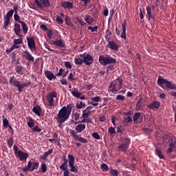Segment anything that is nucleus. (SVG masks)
I'll use <instances>...</instances> for the list:
<instances>
[{"label": "nucleus", "mask_w": 176, "mask_h": 176, "mask_svg": "<svg viewBox=\"0 0 176 176\" xmlns=\"http://www.w3.org/2000/svg\"><path fill=\"white\" fill-rule=\"evenodd\" d=\"M131 118L134 120V124H141L142 123V113H134V116L131 117Z\"/></svg>", "instance_id": "obj_17"}, {"label": "nucleus", "mask_w": 176, "mask_h": 176, "mask_svg": "<svg viewBox=\"0 0 176 176\" xmlns=\"http://www.w3.org/2000/svg\"><path fill=\"white\" fill-rule=\"evenodd\" d=\"M78 56H80L78 58H81L82 61L94 63V57L89 54H80Z\"/></svg>", "instance_id": "obj_18"}, {"label": "nucleus", "mask_w": 176, "mask_h": 176, "mask_svg": "<svg viewBox=\"0 0 176 176\" xmlns=\"http://www.w3.org/2000/svg\"><path fill=\"white\" fill-rule=\"evenodd\" d=\"M160 102H158L157 100H155V101H153L151 103H150L149 104H148V109H160Z\"/></svg>", "instance_id": "obj_26"}, {"label": "nucleus", "mask_w": 176, "mask_h": 176, "mask_svg": "<svg viewBox=\"0 0 176 176\" xmlns=\"http://www.w3.org/2000/svg\"><path fill=\"white\" fill-rule=\"evenodd\" d=\"M46 173V164H41V173Z\"/></svg>", "instance_id": "obj_58"}, {"label": "nucleus", "mask_w": 176, "mask_h": 176, "mask_svg": "<svg viewBox=\"0 0 176 176\" xmlns=\"http://www.w3.org/2000/svg\"><path fill=\"white\" fill-rule=\"evenodd\" d=\"M170 143H169V148H168V150H166V154H170L171 153H173V148H176V140L175 141H171L169 142Z\"/></svg>", "instance_id": "obj_27"}, {"label": "nucleus", "mask_w": 176, "mask_h": 176, "mask_svg": "<svg viewBox=\"0 0 176 176\" xmlns=\"http://www.w3.org/2000/svg\"><path fill=\"white\" fill-rule=\"evenodd\" d=\"M142 104V100L139 99L136 103V111L141 110V105Z\"/></svg>", "instance_id": "obj_41"}, {"label": "nucleus", "mask_w": 176, "mask_h": 176, "mask_svg": "<svg viewBox=\"0 0 176 176\" xmlns=\"http://www.w3.org/2000/svg\"><path fill=\"white\" fill-rule=\"evenodd\" d=\"M100 102V97L95 96L94 98H90V102Z\"/></svg>", "instance_id": "obj_44"}, {"label": "nucleus", "mask_w": 176, "mask_h": 176, "mask_svg": "<svg viewBox=\"0 0 176 176\" xmlns=\"http://www.w3.org/2000/svg\"><path fill=\"white\" fill-rule=\"evenodd\" d=\"M35 4H36V6H38L40 9L50 8L49 0H35Z\"/></svg>", "instance_id": "obj_14"}, {"label": "nucleus", "mask_w": 176, "mask_h": 176, "mask_svg": "<svg viewBox=\"0 0 176 176\" xmlns=\"http://www.w3.org/2000/svg\"><path fill=\"white\" fill-rule=\"evenodd\" d=\"M43 74H45V77L48 79V80H56V74H54L53 72L49 71V70H45Z\"/></svg>", "instance_id": "obj_22"}, {"label": "nucleus", "mask_w": 176, "mask_h": 176, "mask_svg": "<svg viewBox=\"0 0 176 176\" xmlns=\"http://www.w3.org/2000/svg\"><path fill=\"white\" fill-rule=\"evenodd\" d=\"M53 153V149H49L47 152H45L43 153V155H41L40 157V160H46V157H48L50 155H51Z\"/></svg>", "instance_id": "obj_31"}, {"label": "nucleus", "mask_w": 176, "mask_h": 176, "mask_svg": "<svg viewBox=\"0 0 176 176\" xmlns=\"http://www.w3.org/2000/svg\"><path fill=\"white\" fill-rule=\"evenodd\" d=\"M107 47H109V49H110L111 50H113L114 52H117L119 50V46L117 45L116 42L109 41V40H107Z\"/></svg>", "instance_id": "obj_23"}, {"label": "nucleus", "mask_w": 176, "mask_h": 176, "mask_svg": "<svg viewBox=\"0 0 176 176\" xmlns=\"http://www.w3.org/2000/svg\"><path fill=\"white\" fill-rule=\"evenodd\" d=\"M32 111L33 113H35L36 116L40 117L41 116V108L40 106L36 105V107H33V109H32Z\"/></svg>", "instance_id": "obj_29"}, {"label": "nucleus", "mask_w": 176, "mask_h": 176, "mask_svg": "<svg viewBox=\"0 0 176 176\" xmlns=\"http://www.w3.org/2000/svg\"><path fill=\"white\" fill-rule=\"evenodd\" d=\"M6 142L8 144V147L11 148V146H16V145L13 146V137H10V138H8L6 140Z\"/></svg>", "instance_id": "obj_36"}, {"label": "nucleus", "mask_w": 176, "mask_h": 176, "mask_svg": "<svg viewBox=\"0 0 176 176\" xmlns=\"http://www.w3.org/2000/svg\"><path fill=\"white\" fill-rule=\"evenodd\" d=\"M10 85H20V86H27V87H29L30 85H31V82H26V83H21V82H19V83H11Z\"/></svg>", "instance_id": "obj_50"}, {"label": "nucleus", "mask_w": 176, "mask_h": 176, "mask_svg": "<svg viewBox=\"0 0 176 176\" xmlns=\"http://www.w3.org/2000/svg\"><path fill=\"white\" fill-rule=\"evenodd\" d=\"M23 30V25H21V27L19 26V23H14V27L13 28V31L14 32V35H16L18 38H22V35L19 34V32Z\"/></svg>", "instance_id": "obj_21"}, {"label": "nucleus", "mask_w": 176, "mask_h": 176, "mask_svg": "<svg viewBox=\"0 0 176 176\" xmlns=\"http://www.w3.org/2000/svg\"><path fill=\"white\" fill-rule=\"evenodd\" d=\"M112 69H113V65H109L106 67V73H107V74H109V72L112 71Z\"/></svg>", "instance_id": "obj_61"}, {"label": "nucleus", "mask_w": 176, "mask_h": 176, "mask_svg": "<svg viewBox=\"0 0 176 176\" xmlns=\"http://www.w3.org/2000/svg\"><path fill=\"white\" fill-rule=\"evenodd\" d=\"M72 96H74V97L75 98H79L82 96V93L78 92L77 91H72Z\"/></svg>", "instance_id": "obj_42"}, {"label": "nucleus", "mask_w": 176, "mask_h": 176, "mask_svg": "<svg viewBox=\"0 0 176 176\" xmlns=\"http://www.w3.org/2000/svg\"><path fill=\"white\" fill-rule=\"evenodd\" d=\"M10 126L8 124V119L6 118H3V127L6 128V126Z\"/></svg>", "instance_id": "obj_54"}, {"label": "nucleus", "mask_w": 176, "mask_h": 176, "mask_svg": "<svg viewBox=\"0 0 176 176\" xmlns=\"http://www.w3.org/2000/svg\"><path fill=\"white\" fill-rule=\"evenodd\" d=\"M107 132L109 133V134L114 135L116 134V129H113V127L111 126V127H109Z\"/></svg>", "instance_id": "obj_51"}, {"label": "nucleus", "mask_w": 176, "mask_h": 176, "mask_svg": "<svg viewBox=\"0 0 176 176\" xmlns=\"http://www.w3.org/2000/svg\"><path fill=\"white\" fill-rule=\"evenodd\" d=\"M122 27V31H120L119 29L116 28V35H118L120 38H122L124 41H126L127 36L126 35V27L127 26V22L126 19L122 21V23L121 24Z\"/></svg>", "instance_id": "obj_7"}, {"label": "nucleus", "mask_w": 176, "mask_h": 176, "mask_svg": "<svg viewBox=\"0 0 176 176\" xmlns=\"http://www.w3.org/2000/svg\"><path fill=\"white\" fill-rule=\"evenodd\" d=\"M65 68H67V69H72V64L70 63V62L65 61Z\"/></svg>", "instance_id": "obj_59"}, {"label": "nucleus", "mask_w": 176, "mask_h": 176, "mask_svg": "<svg viewBox=\"0 0 176 176\" xmlns=\"http://www.w3.org/2000/svg\"><path fill=\"white\" fill-rule=\"evenodd\" d=\"M56 98V91H53L50 93H48L47 95V102H48V107H52L53 106V99Z\"/></svg>", "instance_id": "obj_15"}, {"label": "nucleus", "mask_w": 176, "mask_h": 176, "mask_svg": "<svg viewBox=\"0 0 176 176\" xmlns=\"http://www.w3.org/2000/svg\"><path fill=\"white\" fill-rule=\"evenodd\" d=\"M13 17L14 19V21H16L21 24V25H23V34H26V33H28V25H26V23H25V21L19 20V15L14 13V16Z\"/></svg>", "instance_id": "obj_16"}, {"label": "nucleus", "mask_w": 176, "mask_h": 176, "mask_svg": "<svg viewBox=\"0 0 176 176\" xmlns=\"http://www.w3.org/2000/svg\"><path fill=\"white\" fill-rule=\"evenodd\" d=\"M109 174H111V176H119V171L111 168V170H109Z\"/></svg>", "instance_id": "obj_37"}, {"label": "nucleus", "mask_w": 176, "mask_h": 176, "mask_svg": "<svg viewBox=\"0 0 176 176\" xmlns=\"http://www.w3.org/2000/svg\"><path fill=\"white\" fill-rule=\"evenodd\" d=\"M157 2H160V1L156 0V4L146 7V13L148 14V15H146L148 16V21L154 19V16L152 14V11L154 10L156 7H157Z\"/></svg>", "instance_id": "obj_13"}, {"label": "nucleus", "mask_w": 176, "mask_h": 176, "mask_svg": "<svg viewBox=\"0 0 176 176\" xmlns=\"http://www.w3.org/2000/svg\"><path fill=\"white\" fill-rule=\"evenodd\" d=\"M67 158H69V167L70 170H69V175L70 173H78V167L75 166V157L72 154H69L67 155Z\"/></svg>", "instance_id": "obj_9"}, {"label": "nucleus", "mask_w": 176, "mask_h": 176, "mask_svg": "<svg viewBox=\"0 0 176 176\" xmlns=\"http://www.w3.org/2000/svg\"><path fill=\"white\" fill-rule=\"evenodd\" d=\"M67 168H69V166H68V160L65 158V156H63V163L59 166L60 170L63 171V176H69L68 175V169H67Z\"/></svg>", "instance_id": "obj_12"}, {"label": "nucleus", "mask_w": 176, "mask_h": 176, "mask_svg": "<svg viewBox=\"0 0 176 176\" xmlns=\"http://www.w3.org/2000/svg\"><path fill=\"white\" fill-rule=\"evenodd\" d=\"M26 42H28L30 50L33 51L36 50V46L34 45V38L33 37L26 38Z\"/></svg>", "instance_id": "obj_20"}, {"label": "nucleus", "mask_w": 176, "mask_h": 176, "mask_svg": "<svg viewBox=\"0 0 176 176\" xmlns=\"http://www.w3.org/2000/svg\"><path fill=\"white\" fill-rule=\"evenodd\" d=\"M52 45L60 48H65V41H63L62 39L55 40V41L52 43Z\"/></svg>", "instance_id": "obj_25"}, {"label": "nucleus", "mask_w": 176, "mask_h": 176, "mask_svg": "<svg viewBox=\"0 0 176 176\" xmlns=\"http://www.w3.org/2000/svg\"><path fill=\"white\" fill-rule=\"evenodd\" d=\"M93 107H87L85 110L82 111V114H90L92 113V111H90V110H92Z\"/></svg>", "instance_id": "obj_40"}, {"label": "nucleus", "mask_w": 176, "mask_h": 176, "mask_svg": "<svg viewBox=\"0 0 176 176\" xmlns=\"http://www.w3.org/2000/svg\"><path fill=\"white\" fill-rule=\"evenodd\" d=\"M92 137L97 140H100V135L96 132L92 133Z\"/></svg>", "instance_id": "obj_53"}, {"label": "nucleus", "mask_w": 176, "mask_h": 176, "mask_svg": "<svg viewBox=\"0 0 176 176\" xmlns=\"http://www.w3.org/2000/svg\"><path fill=\"white\" fill-rule=\"evenodd\" d=\"M72 109H74V104H69L60 109L58 114H56V117H55L56 123H58V128L62 129V124L68 120Z\"/></svg>", "instance_id": "obj_2"}, {"label": "nucleus", "mask_w": 176, "mask_h": 176, "mask_svg": "<svg viewBox=\"0 0 176 176\" xmlns=\"http://www.w3.org/2000/svg\"><path fill=\"white\" fill-rule=\"evenodd\" d=\"M12 85L14 86V87H16L18 89V92H20V93H21V91H23V89L28 87L27 85H18L16 84Z\"/></svg>", "instance_id": "obj_39"}, {"label": "nucleus", "mask_w": 176, "mask_h": 176, "mask_svg": "<svg viewBox=\"0 0 176 176\" xmlns=\"http://www.w3.org/2000/svg\"><path fill=\"white\" fill-rule=\"evenodd\" d=\"M14 71L16 72V74L23 75V73L21 72H23V66H21V65L15 66Z\"/></svg>", "instance_id": "obj_35"}, {"label": "nucleus", "mask_w": 176, "mask_h": 176, "mask_svg": "<svg viewBox=\"0 0 176 176\" xmlns=\"http://www.w3.org/2000/svg\"><path fill=\"white\" fill-rule=\"evenodd\" d=\"M122 79L120 78H116L111 84H109V91H111L112 94L117 93L122 89Z\"/></svg>", "instance_id": "obj_4"}, {"label": "nucleus", "mask_w": 176, "mask_h": 176, "mask_svg": "<svg viewBox=\"0 0 176 176\" xmlns=\"http://www.w3.org/2000/svg\"><path fill=\"white\" fill-rule=\"evenodd\" d=\"M77 109H82V108L85 107V104H83L82 102L77 103Z\"/></svg>", "instance_id": "obj_57"}, {"label": "nucleus", "mask_w": 176, "mask_h": 176, "mask_svg": "<svg viewBox=\"0 0 176 176\" xmlns=\"http://www.w3.org/2000/svg\"><path fill=\"white\" fill-rule=\"evenodd\" d=\"M87 29L90 30V32H97L98 27L97 26H94V27L89 26L88 28H87Z\"/></svg>", "instance_id": "obj_55"}, {"label": "nucleus", "mask_w": 176, "mask_h": 176, "mask_svg": "<svg viewBox=\"0 0 176 176\" xmlns=\"http://www.w3.org/2000/svg\"><path fill=\"white\" fill-rule=\"evenodd\" d=\"M13 151H14V154L18 155V159H20V161L23 162V160L28 159V153H23L21 151H18L17 146H14Z\"/></svg>", "instance_id": "obj_10"}, {"label": "nucleus", "mask_w": 176, "mask_h": 176, "mask_svg": "<svg viewBox=\"0 0 176 176\" xmlns=\"http://www.w3.org/2000/svg\"><path fill=\"white\" fill-rule=\"evenodd\" d=\"M100 168H102V170H104V171H106V172L111 170V168H109V166L106 164H101Z\"/></svg>", "instance_id": "obj_46"}, {"label": "nucleus", "mask_w": 176, "mask_h": 176, "mask_svg": "<svg viewBox=\"0 0 176 176\" xmlns=\"http://www.w3.org/2000/svg\"><path fill=\"white\" fill-rule=\"evenodd\" d=\"M116 58H112L111 55H100L99 56V63L102 66L116 64Z\"/></svg>", "instance_id": "obj_5"}, {"label": "nucleus", "mask_w": 176, "mask_h": 176, "mask_svg": "<svg viewBox=\"0 0 176 176\" xmlns=\"http://www.w3.org/2000/svg\"><path fill=\"white\" fill-rule=\"evenodd\" d=\"M23 37H20V38L13 40V45H21L23 43Z\"/></svg>", "instance_id": "obj_43"}, {"label": "nucleus", "mask_w": 176, "mask_h": 176, "mask_svg": "<svg viewBox=\"0 0 176 176\" xmlns=\"http://www.w3.org/2000/svg\"><path fill=\"white\" fill-rule=\"evenodd\" d=\"M21 56L25 57V59L30 63L34 62V58H33V56H32L28 51H23V54H22Z\"/></svg>", "instance_id": "obj_24"}, {"label": "nucleus", "mask_w": 176, "mask_h": 176, "mask_svg": "<svg viewBox=\"0 0 176 176\" xmlns=\"http://www.w3.org/2000/svg\"><path fill=\"white\" fill-rule=\"evenodd\" d=\"M111 35H112V33L109 30V29H107L106 30V36H104V38H106V39H109V36H111Z\"/></svg>", "instance_id": "obj_60"}, {"label": "nucleus", "mask_w": 176, "mask_h": 176, "mask_svg": "<svg viewBox=\"0 0 176 176\" xmlns=\"http://www.w3.org/2000/svg\"><path fill=\"white\" fill-rule=\"evenodd\" d=\"M156 154L157 155V157H160V159L164 160V155H163V153L161 152L160 148H156Z\"/></svg>", "instance_id": "obj_38"}, {"label": "nucleus", "mask_w": 176, "mask_h": 176, "mask_svg": "<svg viewBox=\"0 0 176 176\" xmlns=\"http://www.w3.org/2000/svg\"><path fill=\"white\" fill-rule=\"evenodd\" d=\"M80 123H89V124H92V118H84L82 119V121H80Z\"/></svg>", "instance_id": "obj_49"}, {"label": "nucleus", "mask_w": 176, "mask_h": 176, "mask_svg": "<svg viewBox=\"0 0 176 176\" xmlns=\"http://www.w3.org/2000/svg\"><path fill=\"white\" fill-rule=\"evenodd\" d=\"M63 74H64L63 69L61 68L58 70V73H56V76H62Z\"/></svg>", "instance_id": "obj_63"}, {"label": "nucleus", "mask_w": 176, "mask_h": 176, "mask_svg": "<svg viewBox=\"0 0 176 176\" xmlns=\"http://www.w3.org/2000/svg\"><path fill=\"white\" fill-rule=\"evenodd\" d=\"M33 133H40L41 132V129H40L39 126H35V127H33V129H32Z\"/></svg>", "instance_id": "obj_52"}, {"label": "nucleus", "mask_w": 176, "mask_h": 176, "mask_svg": "<svg viewBox=\"0 0 176 176\" xmlns=\"http://www.w3.org/2000/svg\"><path fill=\"white\" fill-rule=\"evenodd\" d=\"M17 11L18 7H13V10H10V11L6 13V16H4V25H3L4 30H6L8 25H10L11 17H14V14L13 15V14L17 13Z\"/></svg>", "instance_id": "obj_6"}, {"label": "nucleus", "mask_w": 176, "mask_h": 176, "mask_svg": "<svg viewBox=\"0 0 176 176\" xmlns=\"http://www.w3.org/2000/svg\"><path fill=\"white\" fill-rule=\"evenodd\" d=\"M65 24L70 27L74 26V23H72V22L70 21V17H69V16H65Z\"/></svg>", "instance_id": "obj_45"}, {"label": "nucleus", "mask_w": 176, "mask_h": 176, "mask_svg": "<svg viewBox=\"0 0 176 176\" xmlns=\"http://www.w3.org/2000/svg\"><path fill=\"white\" fill-rule=\"evenodd\" d=\"M61 7L63 8V9H74V3H72L70 1H63Z\"/></svg>", "instance_id": "obj_28"}, {"label": "nucleus", "mask_w": 176, "mask_h": 176, "mask_svg": "<svg viewBox=\"0 0 176 176\" xmlns=\"http://www.w3.org/2000/svg\"><path fill=\"white\" fill-rule=\"evenodd\" d=\"M77 22L78 23V24H80V25L82 26H85L87 23L85 21H83V20H82L81 18H78L77 17Z\"/></svg>", "instance_id": "obj_48"}, {"label": "nucleus", "mask_w": 176, "mask_h": 176, "mask_svg": "<svg viewBox=\"0 0 176 176\" xmlns=\"http://www.w3.org/2000/svg\"><path fill=\"white\" fill-rule=\"evenodd\" d=\"M40 166V164L38 162H32L31 161L28 162V164L26 165V167L21 168V170L23 173H32L34 170L38 169V167Z\"/></svg>", "instance_id": "obj_8"}, {"label": "nucleus", "mask_w": 176, "mask_h": 176, "mask_svg": "<svg viewBox=\"0 0 176 176\" xmlns=\"http://www.w3.org/2000/svg\"><path fill=\"white\" fill-rule=\"evenodd\" d=\"M83 130H85V125L82 124H78L75 126V130L70 129V135L74 138V139L78 142L86 144L87 143V139L78 136L77 133H80Z\"/></svg>", "instance_id": "obj_3"}, {"label": "nucleus", "mask_w": 176, "mask_h": 176, "mask_svg": "<svg viewBox=\"0 0 176 176\" xmlns=\"http://www.w3.org/2000/svg\"><path fill=\"white\" fill-rule=\"evenodd\" d=\"M163 142H175V140H173L172 134L168 133V134H164L163 135Z\"/></svg>", "instance_id": "obj_30"}, {"label": "nucleus", "mask_w": 176, "mask_h": 176, "mask_svg": "<svg viewBox=\"0 0 176 176\" xmlns=\"http://www.w3.org/2000/svg\"><path fill=\"white\" fill-rule=\"evenodd\" d=\"M160 99H166V94L164 93L160 94Z\"/></svg>", "instance_id": "obj_64"}, {"label": "nucleus", "mask_w": 176, "mask_h": 176, "mask_svg": "<svg viewBox=\"0 0 176 176\" xmlns=\"http://www.w3.org/2000/svg\"><path fill=\"white\" fill-rule=\"evenodd\" d=\"M129 144H131V140L129 138L124 139V143H122V144L119 145V146H118V151L122 152V153H126V151H127V148H129Z\"/></svg>", "instance_id": "obj_11"}, {"label": "nucleus", "mask_w": 176, "mask_h": 176, "mask_svg": "<svg viewBox=\"0 0 176 176\" xmlns=\"http://www.w3.org/2000/svg\"><path fill=\"white\" fill-rule=\"evenodd\" d=\"M93 63L94 62L91 61L84 62L80 58H75V59H74V63L75 64V65L78 66H81L82 64H85V66H90L91 65H92Z\"/></svg>", "instance_id": "obj_19"}, {"label": "nucleus", "mask_w": 176, "mask_h": 176, "mask_svg": "<svg viewBox=\"0 0 176 176\" xmlns=\"http://www.w3.org/2000/svg\"><path fill=\"white\" fill-rule=\"evenodd\" d=\"M26 120H28V122H26V124L28 125V127L33 128V126H34V119L31 117H28L26 118Z\"/></svg>", "instance_id": "obj_32"}, {"label": "nucleus", "mask_w": 176, "mask_h": 176, "mask_svg": "<svg viewBox=\"0 0 176 176\" xmlns=\"http://www.w3.org/2000/svg\"><path fill=\"white\" fill-rule=\"evenodd\" d=\"M21 83V82L16 80L14 76L10 77V84Z\"/></svg>", "instance_id": "obj_47"}, {"label": "nucleus", "mask_w": 176, "mask_h": 176, "mask_svg": "<svg viewBox=\"0 0 176 176\" xmlns=\"http://www.w3.org/2000/svg\"><path fill=\"white\" fill-rule=\"evenodd\" d=\"M157 87H161L163 90L166 91L169 96L176 98V91H176V84L171 80H168V79H164L162 76H157V80L156 82Z\"/></svg>", "instance_id": "obj_1"}, {"label": "nucleus", "mask_w": 176, "mask_h": 176, "mask_svg": "<svg viewBox=\"0 0 176 176\" xmlns=\"http://www.w3.org/2000/svg\"><path fill=\"white\" fill-rule=\"evenodd\" d=\"M124 124H129L131 122H134V120L131 118V116H126L124 117Z\"/></svg>", "instance_id": "obj_34"}, {"label": "nucleus", "mask_w": 176, "mask_h": 176, "mask_svg": "<svg viewBox=\"0 0 176 176\" xmlns=\"http://www.w3.org/2000/svg\"><path fill=\"white\" fill-rule=\"evenodd\" d=\"M74 76H75V72L74 73H70L69 74V77H67V78H69V80L70 81H74L75 78H74Z\"/></svg>", "instance_id": "obj_56"}, {"label": "nucleus", "mask_w": 176, "mask_h": 176, "mask_svg": "<svg viewBox=\"0 0 176 176\" xmlns=\"http://www.w3.org/2000/svg\"><path fill=\"white\" fill-rule=\"evenodd\" d=\"M124 98L122 95H118V96H116V100H124Z\"/></svg>", "instance_id": "obj_62"}, {"label": "nucleus", "mask_w": 176, "mask_h": 176, "mask_svg": "<svg viewBox=\"0 0 176 176\" xmlns=\"http://www.w3.org/2000/svg\"><path fill=\"white\" fill-rule=\"evenodd\" d=\"M84 21H85V23H87V24L92 25V23H94V18H92V16H90V15H86Z\"/></svg>", "instance_id": "obj_33"}]
</instances>
